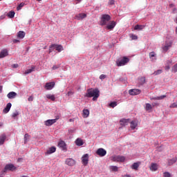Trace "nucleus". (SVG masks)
<instances>
[{"instance_id":"nucleus-1","label":"nucleus","mask_w":177,"mask_h":177,"mask_svg":"<svg viewBox=\"0 0 177 177\" xmlns=\"http://www.w3.org/2000/svg\"><path fill=\"white\" fill-rule=\"evenodd\" d=\"M100 91L99 88H88L87 93L85 95L86 97H93V102H96L99 96H100Z\"/></svg>"},{"instance_id":"nucleus-2","label":"nucleus","mask_w":177,"mask_h":177,"mask_svg":"<svg viewBox=\"0 0 177 177\" xmlns=\"http://www.w3.org/2000/svg\"><path fill=\"white\" fill-rule=\"evenodd\" d=\"M111 20V17L109 15L104 14L101 16L100 26H107L109 21Z\"/></svg>"},{"instance_id":"nucleus-3","label":"nucleus","mask_w":177,"mask_h":177,"mask_svg":"<svg viewBox=\"0 0 177 177\" xmlns=\"http://www.w3.org/2000/svg\"><path fill=\"white\" fill-rule=\"evenodd\" d=\"M111 160L113 161V162H124L125 158L122 156H111Z\"/></svg>"},{"instance_id":"nucleus-4","label":"nucleus","mask_w":177,"mask_h":177,"mask_svg":"<svg viewBox=\"0 0 177 177\" xmlns=\"http://www.w3.org/2000/svg\"><path fill=\"white\" fill-rule=\"evenodd\" d=\"M129 62V58L127 57H122L120 61H117L116 64L118 67H121V66H125L127 63Z\"/></svg>"},{"instance_id":"nucleus-5","label":"nucleus","mask_w":177,"mask_h":177,"mask_svg":"<svg viewBox=\"0 0 177 177\" xmlns=\"http://www.w3.org/2000/svg\"><path fill=\"white\" fill-rule=\"evenodd\" d=\"M17 168L14 166L13 164H8L5 166L3 172H8V171H16Z\"/></svg>"},{"instance_id":"nucleus-6","label":"nucleus","mask_w":177,"mask_h":177,"mask_svg":"<svg viewBox=\"0 0 177 177\" xmlns=\"http://www.w3.org/2000/svg\"><path fill=\"white\" fill-rule=\"evenodd\" d=\"M172 48V41H165V46L162 47V49L163 52H167V50H169V48Z\"/></svg>"},{"instance_id":"nucleus-7","label":"nucleus","mask_w":177,"mask_h":177,"mask_svg":"<svg viewBox=\"0 0 177 177\" xmlns=\"http://www.w3.org/2000/svg\"><path fill=\"white\" fill-rule=\"evenodd\" d=\"M141 93H142V91L138 88L130 89L129 91V95H131L132 96H135L136 95H140Z\"/></svg>"},{"instance_id":"nucleus-8","label":"nucleus","mask_w":177,"mask_h":177,"mask_svg":"<svg viewBox=\"0 0 177 177\" xmlns=\"http://www.w3.org/2000/svg\"><path fill=\"white\" fill-rule=\"evenodd\" d=\"M96 153H97V156H100V157H104V156H106V154H107V151H106L103 148H100L97 150Z\"/></svg>"},{"instance_id":"nucleus-9","label":"nucleus","mask_w":177,"mask_h":177,"mask_svg":"<svg viewBox=\"0 0 177 177\" xmlns=\"http://www.w3.org/2000/svg\"><path fill=\"white\" fill-rule=\"evenodd\" d=\"M55 82H47L46 83L44 88L46 89V91H50L55 88Z\"/></svg>"},{"instance_id":"nucleus-10","label":"nucleus","mask_w":177,"mask_h":177,"mask_svg":"<svg viewBox=\"0 0 177 177\" xmlns=\"http://www.w3.org/2000/svg\"><path fill=\"white\" fill-rule=\"evenodd\" d=\"M57 120H59V118L48 120L44 122V125H46V127H50L53 125V124H55L57 121Z\"/></svg>"},{"instance_id":"nucleus-11","label":"nucleus","mask_w":177,"mask_h":177,"mask_svg":"<svg viewBox=\"0 0 177 177\" xmlns=\"http://www.w3.org/2000/svg\"><path fill=\"white\" fill-rule=\"evenodd\" d=\"M89 161V155L88 153L84 154L82 158V162L84 165H88Z\"/></svg>"},{"instance_id":"nucleus-12","label":"nucleus","mask_w":177,"mask_h":177,"mask_svg":"<svg viewBox=\"0 0 177 177\" xmlns=\"http://www.w3.org/2000/svg\"><path fill=\"white\" fill-rule=\"evenodd\" d=\"M50 48H53V49H55L57 52H62L63 50V46L58 44H52Z\"/></svg>"},{"instance_id":"nucleus-13","label":"nucleus","mask_w":177,"mask_h":177,"mask_svg":"<svg viewBox=\"0 0 177 177\" xmlns=\"http://www.w3.org/2000/svg\"><path fill=\"white\" fill-rule=\"evenodd\" d=\"M65 164H66V165H68L69 167H74V165L75 164V160L73 158H67L65 161Z\"/></svg>"},{"instance_id":"nucleus-14","label":"nucleus","mask_w":177,"mask_h":177,"mask_svg":"<svg viewBox=\"0 0 177 177\" xmlns=\"http://www.w3.org/2000/svg\"><path fill=\"white\" fill-rule=\"evenodd\" d=\"M58 147L62 149V150H66V149H67V145H66V142L63 140L59 142Z\"/></svg>"},{"instance_id":"nucleus-15","label":"nucleus","mask_w":177,"mask_h":177,"mask_svg":"<svg viewBox=\"0 0 177 177\" xmlns=\"http://www.w3.org/2000/svg\"><path fill=\"white\" fill-rule=\"evenodd\" d=\"M177 161V157H174L171 159H168L167 160V165L169 167H171V165H174V164H175V162H176Z\"/></svg>"},{"instance_id":"nucleus-16","label":"nucleus","mask_w":177,"mask_h":177,"mask_svg":"<svg viewBox=\"0 0 177 177\" xmlns=\"http://www.w3.org/2000/svg\"><path fill=\"white\" fill-rule=\"evenodd\" d=\"M12 107V103L9 102L7 104L6 108L3 110V113L5 114H7V113H9L10 111V109Z\"/></svg>"},{"instance_id":"nucleus-17","label":"nucleus","mask_w":177,"mask_h":177,"mask_svg":"<svg viewBox=\"0 0 177 177\" xmlns=\"http://www.w3.org/2000/svg\"><path fill=\"white\" fill-rule=\"evenodd\" d=\"M116 25H117V23L114 21H112L110 24H108L106 26V28L107 30H113V28H114V27H115Z\"/></svg>"},{"instance_id":"nucleus-18","label":"nucleus","mask_w":177,"mask_h":177,"mask_svg":"<svg viewBox=\"0 0 177 177\" xmlns=\"http://www.w3.org/2000/svg\"><path fill=\"white\" fill-rule=\"evenodd\" d=\"M149 169L153 172L157 171L158 169V165L157 163H151Z\"/></svg>"},{"instance_id":"nucleus-19","label":"nucleus","mask_w":177,"mask_h":177,"mask_svg":"<svg viewBox=\"0 0 177 177\" xmlns=\"http://www.w3.org/2000/svg\"><path fill=\"white\" fill-rule=\"evenodd\" d=\"M120 122L122 127H127V125L129 124V119H122L120 120Z\"/></svg>"},{"instance_id":"nucleus-20","label":"nucleus","mask_w":177,"mask_h":177,"mask_svg":"<svg viewBox=\"0 0 177 177\" xmlns=\"http://www.w3.org/2000/svg\"><path fill=\"white\" fill-rule=\"evenodd\" d=\"M16 96H17V93L15 91H11L7 95V97H8V99H15Z\"/></svg>"},{"instance_id":"nucleus-21","label":"nucleus","mask_w":177,"mask_h":177,"mask_svg":"<svg viewBox=\"0 0 177 177\" xmlns=\"http://www.w3.org/2000/svg\"><path fill=\"white\" fill-rule=\"evenodd\" d=\"M77 20H82L86 17V14L85 13H80L75 16Z\"/></svg>"},{"instance_id":"nucleus-22","label":"nucleus","mask_w":177,"mask_h":177,"mask_svg":"<svg viewBox=\"0 0 177 177\" xmlns=\"http://www.w3.org/2000/svg\"><path fill=\"white\" fill-rule=\"evenodd\" d=\"M8 55V50L6 49L2 50L0 53V59H3V57H6Z\"/></svg>"},{"instance_id":"nucleus-23","label":"nucleus","mask_w":177,"mask_h":177,"mask_svg":"<svg viewBox=\"0 0 177 177\" xmlns=\"http://www.w3.org/2000/svg\"><path fill=\"white\" fill-rule=\"evenodd\" d=\"M17 37L20 39H23L26 37V32L24 31H19L17 32Z\"/></svg>"},{"instance_id":"nucleus-24","label":"nucleus","mask_w":177,"mask_h":177,"mask_svg":"<svg viewBox=\"0 0 177 177\" xmlns=\"http://www.w3.org/2000/svg\"><path fill=\"white\" fill-rule=\"evenodd\" d=\"M140 165V162H134L131 166V168L132 169H135V171H138L139 166Z\"/></svg>"},{"instance_id":"nucleus-25","label":"nucleus","mask_w":177,"mask_h":177,"mask_svg":"<svg viewBox=\"0 0 177 177\" xmlns=\"http://www.w3.org/2000/svg\"><path fill=\"white\" fill-rule=\"evenodd\" d=\"M165 97H167V95H160L159 97H152L151 100H162V99H165Z\"/></svg>"},{"instance_id":"nucleus-26","label":"nucleus","mask_w":177,"mask_h":177,"mask_svg":"<svg viewBox=\"0 0 177 177\" xmlns=\"http://www.w3.org/2000/svg\"><path fill=\"white\" fill-rule=\"evenodd\" d=\"M55 151H56V147H51L47 150V151L46 152V154H52Z\"/></svg>"},{"instance_id":"nucleus-27","label":"nucleus","mask_w":177,"mask_h":177,"mask_svg":"<svg viewBox=\"0 0 177 177\" xmlns=\"http://www.w3.org/2000/svg\"><path fill=\"white\" fill-rule=\"evenodd\" d=\"M146 83V77H141L138 79V84L139 85H144Z\"/></svg>"},{"instance_id":"nucleus-28","label":"nucleus","mask_w":177,"mask_h":177,"mask_svg":"<svg viewBox=\"0 0 177 177\" xmlns=\"http://www.w3.org/2000/svg\"><path fill=\"white\" fill-rule=\"evenodd\" d=\"M136 127H138V122L134 120V121H131L130 122V128L131 129H135L136 128Z\"/></svg>"},{"instance_id":"nucleus-29","label":"nucleus","mask_w":177,"mask_h":177,"mask_svg":"<svg viewBox=\"0 0 177 177\" xmlns=\"http://www.w3.org/2000/svg\"><path fill=\"white\" fill-rule=\"evenodd\" d=\"M46 97H47V99H49L50 100H52L53 102H55V100H56V97H55V95L47 94L46 95Z\"/></svg>"},{"instance_id":"nucleus-30","label":"nucleus","mask_w":177,"mask_h":177,"mask_svg":"<svg viewBox=\"0 0 177 177\" xmlns=\"http://www.w3.org/2000/svg\"><path fill=\"white\" fill-rule=\"evenodd\" d=\"M6 140V135L2 134L0 136V145H3L5 143V140Z\"/></svg>"},{"instance_id":"nucleus-31","label":"nucleus","mask_w":177,"mask_h":177,"mask_svg":"<svg viewBox=\"0 0 177 177\" xmlns=\"http://www.w3.org/2000/svg\"><path fill=\"white\" fill-rule=\"evenodd\" d=\"M156 53L154 51H152L151 53H149V58L151 59V60L154 61V60H157L156 57Z\"/></svg>"},{"instance_id":"nucleus-32","label":"nucleus","mask_w":177,"mask_h":177,"mask_svg":"<svg viewBox=\"0 0 177 177\" xmlns=\"http://www.w3.org/2000/svg\"><path fill=\"white\" fill-rule=\"evenodd\" d=\"M75 145L77 146H82V145H84V141L82 140V139L81 138H77L76 140H75Z\"/></svg>"},{"instance_id":"nucleus-33","label":"nucleus","mask_w":177,"mask_h":177,"mask_svg":"<svg viewBox=\"0 0 177 177\" xmlns=\"http://www.w3.org/2000/svg\"><path fill=\"white\" fill-rule=\"evenodd\" d=\"M83 117H84V118H88V117H89V110L88 109L83 110Z\"/></svg>"},{"instance_id":"nucleus-34","label":"nucleus","mask_w":177,"mask_h":177,"mask_svg":"<svg viewBox=\"0 0 177 177\" xmlns=\"http://www.w3.org/2000/svg\"><path fill=\"white\" fill-rule=\"evenodd\" d=\"M145 28L144 25H136L134 27V30H138V31H142Z\"/></svg>"},{"instance_id":"nucleus-35","label":"nucleus","mask_w":177,"mask_h":177,"mask_svg":"<svg viewBox=\"0 0 177 177\" xmlns=\"http://www.w3.org/2000/svg\"><path fill=\"white\" fill-rule=\"evenodd\" d=\"M15 11H10V12L7 14V16H8L10 19H13V17H15Z\"/></svg>"},{"instance_id":"nucleus-36","label":"nucleus","mask_w":177,"mask_h":177,"mask_svg":"<svg viewBox=\"0 0 177 177\" xmlns=\"http://www.w3.org/2000/svg\"><path fill=\"white\" fill-rule=\"evenodd\" d=\"M34 70H35V66H32V68L30 69H28L25 71V74H30L31 73H32V71H34Z\"/></svg>"},{"instance_id":"nucleus-37","label":"nucleus","mask_w":177,"mask_h":177,"mask_svg":"<svg viewBox=\"0 0 177 177\" xmlns=\"http://www.w3.org/2000/svg\"><path fill=\"white\" fill-rule=\"evenodd\" d=\"M109 169L113 172H117L118 171V167L117 166H110Z\"/></svg>"},{"instance_id":"nucleus-38","label":"nucleus","mask_w":177,"mask_h":177,"mask_svg":"<svg viewBox=\"0 0 177 177\" xmlns=\"http://www.w3.org/2000/svg\"><path fill=\"white\" fill-rule=\"evenodd\" d=\"M152 109H153V106H151V104H150L149 103L146 104L145 110L147 111H149L151 110Z\"/></svg>"},{"instance_id":"nucleus-39","label":"nucleus","mask_w":177,"mask_h":177,"mask_svg":"<svg viewBox=\"0 0 177 177\" xmlns=\"http://www.w3.org/2000/svg\"><path fill=\"white\" fill-rule=\"evenodd\" d=\"M28 140H30V135H28V133H26L24 136L25 143H27Z\"/></svg>"},{"instance_id":"nucleus-40","label":"nucleus","mask_w":177,"mask_h":177,"mask_svg":"<svg viewBox=\"0 0 177 177\" xmlns=\"http://www.w3.org/2000/svg\"><path fill=\"white\" fill-rule=\"evenodd\" d=\"M161 73H162V70L159 69V70L155 71L153 74V75H158L161 74Z\"/></svg>"},{"instance_id":"nucleus-41","label":"nucleus","mask_w":177,"mask_h":177,"mask_svg":"<svg viewBox=\"0 0 177 177\" xmlns=\"http://www.w3.org/2000/svg\"><path fill=\"white\" fill-rule=\"evenodd\" d=\"M110 107H112L113 109H114V107H115V106H117V102H112L109 104Z\"/></svg>"},{"instance_id":"nucleus-42","label":"nucleus","mask_w":177,"mask_h":177,"mask_svg":"<svg viewBox=\"0 0 177 177\" xmlns=\"http://www.w3.org/2000/svg\"><path fill=\"white\" fill-rule=\"evenodd\" d=\"M169 108L170 109H176L177 108V102H174V103L171 104L169 106Z\"/></svg>"},{"instance_id":"nucleus-43","label":"nucleus","mask_w":177,"mask_h":177,"mask_svg":"<svg viewBox=\"0 0 177 177\" xmlns=\"http://www.w3.org/2000/svg\"><path fill=\"white\" fill-rule=\"evenodd\" d=\"M24 6V3H21L17 7V10H21V8Z\"/></svg>"},{"instance_id":"nucleus-44","label":"nucleus","mask_w":177,"mask_h":177,"mask_svg":"<svg viewBox=\"0 0 177 177\" xmlns=\"http://www.w3.org/2000/svg\"><path fill=\"white\" fill-rule=\"evenodd\" d=\"M171 71L173 73H177V63L175 65H174Z\"/></svg>"},{"instance_id":"nucleus-45","label":"nucleus","mask_w":177,"mask_h":177,"mask_svg":"<svg viewBox=\"0 0 177 177\" xmlns=\"http://www.w3.org/2000/svg\"><path fill=\"white\" fill-rule=\"evenodd\" d=\"M163 177H171V174L168 171L163 173Z\"/></svg>"},{"instance_id":"nucleus-46","label":"nucleus","mask_w":177,"mask_h":177,"mask_svg":"<svg viewBox=\"0 0 177 177\" xmlns=\"http://www.w3.org/2000/svg\"><path fill=\"white\" fill-rule=\"evenodd\" d=\"M60 68V65H54L52 67V70H57V68Z\"/></svg>"},{"instance_id":"nucleus-47","label":"nucleus","mask_w":177,"mask_h":177,"mask_svg":"<svg viewBox=\"0 0 177 177\" xmlns=\"http://www.w3.org/2000/svg\"><path fill=\"white\" fill-rule=\"evenodd\" d=\"M17 115H19V112H15L13 113L12 115V118H16V117H17Z\"/></svg>"},{"instance_id":"nucleus-48","label":"nucleus","mask_w":177,"mask_h":177,"mask_svg":"<svg viewBox=\"0 0 177 177\" xmlns=\"http://www.w3.org/2000/svg\"><path fill=\"white\" fill-rule=\"evenodd\" d=\"M130 37L131 39H138V36L135 35H131Z\"/></svg>"},{"instance_id":"nucleus-49","label":"nucleus","mask_w":177,"mask_h":177,"mask_svg":"<svg viewBox=\"0 0 177 177\" xmlns=\"http://www.w3.org/2000/svg\"><path fill=\"white\" fill-rule=\"evenodd\" d=\"M34 100V96L30 95L28 98V102H32Z\"/></svg>"},{"instance_id":"nucleus-50","label":"nucleus","mask_w":177,"mask_h":177,"mask_svg":"<svg viewBox=\"0 0 177 177\" xmlns=\"http://www.w3.org/2000/svg\"><path fill=\"white\" fill-rule=\"evenodd\" d=\"M166 64L169 66H170V64H172V59L167 60Z\"/></svg>"},{"instance_id":"nucleus-51","label":"nucleus","mask_w":177,"mask_h":177,"mask_svg":"<svg viewBox=\"0 0 177 177\" xmlns=\"http://www.w3.org/2000/svg\"><path fill=\"white\" fill-rule=\"evenodd\" d=\"M105 78H106V75L102 74L100 76V80H104Z\"/></svg>"},{"instance_id":"nucleus-52","label":"nucleus","mask_w":177,"mask_h":177,"mask_svg":"<svg viewBox=\"0 0 177 177\" xmlns=\"http://www.w3.org/2000/svg\"><path fill=\"white\" fill-rule=\"evenodd\" d=\"M12 68H17L19 67V64H14L12 65Z\"/></svg>"},{"instance_id":"nucleus-53","label":"nucleus","mask_w":177,"mask_h":177,"mask_svg":"<svg viewBox=\"0 0 177 177\" xmlns=\"http://www.w3.org/2000/svg\"><path fill=\"white\" fill-rule=\"evenodd\" d=\"M74 95V92H73V91H68V92L67 93V95H68V96H71V95Z\"/></svg>"},{"instance_id":"nucleus-54","label":"nucleus","mask_w":177,"mask_h":177,"mask_svg":"<svg viewBox=\"0 0 177 177\" xmlns=\"http://www.w3.org/2000/svg\"><path fill=\"white\" fill-rule=\"evenodd\" d=\"M171 68V67L169 66V65L167 64L165 66V70H169Z\"/></svg>"},{"instance_id":"nucleus-55","label":"nucleus","mask_w":177,"mask_h":177,"mask_svg":"<svg viewBox=\"0 0 177 177\" xmlns=\"http://www.w3.org/2000/svg\"><path fill=\"white\" fill-rule=\"evenodd\" d=\"M114 0H109V5H114Z\"/></svg>"},{"instance_id":"nucleus-56","label":"nucleus","mask_w":177,"mask_h":177,"mask_svg":"<svg viewBox=\"0 0 177 177\" xmlns=\"http://www.w3.org/2000/svg\"><path fill=\"white\" fill-rule=\"evenodd\" d=\"M12 41L14 42V44H17V43L20 42V40H19V39H14Z\"/></svg>"},{"instance_id":"nucleus-57","label":"nucleus","mask_w":177,"mask_h":177,"mask_svg":"<svg viewBox=\"0 0 177 177\" xmlns=\"http://www.w3.org/2000/svg\"><path fill=\"white\" fill-rule=\"evenodd\" d=\"M52 49H53V48H49L48 53H51V52H52Z\"/></svg>"},{"instance_id":"nucleus-58","label":"nucleus","mask_w":177,"mask_h":177,"mask_svg":"<svg viewBox=\"0 0 177 177\" xmlns=\"http://www.w3.org/2000/svg\"><path fill=\"white\" fill-rule=\"evenodd\" d=\"M3 127V122H0V128Z\"/></svg>"},{"instance_id":"nucleus-59","label":"nucleus","mask_w":177,"mask_h":177,"mask_svg":"<svg viewBox=\"0 0 177 177\" xmlns=\"http://www.w3.org/2000/svg\"><path fill=\"white\" fill-rule=\"evenodd\" d=\"M174 5L172 3L169 5V8H174Z\"/></svg>"},{"instance_id":"nucleus-60","label":"nucleus","mask_w":177,"mask_h":177,"mask_svg":"<svg viewBox=\"0 0 177 177\" xmlns=\"http://www.w3.org/2000/svg\"><path fill=\"white\" fill-rule=\"evenodd\" d=\"M2 92V86H0V93Z\"/></svg>"},{"instance_id":"nucleus-61","label":"nucleus","mask_w":177,"mask_h":177,"mask_svg":"<svg viewBox=\"0 0 177 177\" xmlns=\"http://www.w3.org/2000/svg\"><path fill=\"white\" fill-rule=\"evenodd\" d=\"M38 2H41V1H42V0H37Z\"/></svg>"},{"instance_id":"nucleus-62","label":"nucleus","mask_w":177,"mask_h":177,"mask_svg":"<svg viewBox=\"0 0 177 177\" xmlns=\"http://www.w3.org/2000/svg\"><path fill=\"white\" fill-rule=\"evenodd\" d=\"M76 1H77V2H81V0H76Z\"/></svg>"},{"instance_id":"nucleus-63","label":"nucleus","mask_w":177,"mask_h":177,"mask_svg":"<svg viewBox=\"0 0 177 177\" xmlns=\"http://www.w3.org/2000/svg\"><path fill=\"white\" fill-rule=\"evenodd\" d=\"M174 10V12H175V10H176V8H174V10Z\"/></svg>"}]
</instances>
